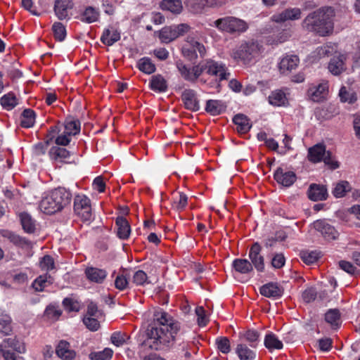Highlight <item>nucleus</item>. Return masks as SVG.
Masks as SVG:
<instances>
[{
	"mask_svg": "<svg viewBox=\"0 0 360 360\" xmlns=\"http://www.w3.org/2000/svg\"><path fill=\"white\" fill-rule=\"evenodd\" d=\"M51 283H52V278L51 276L45 274L37 278L32 283V287L36 291L41 292L47 286V284Z\"/></svg>",
	"mask_w": 360,
	"mask_h": 360,
	"instance_id": "47",
	"label": "nucleus"
},
{
	"mask_svg": "<svg viewBox=\"0 0 360 360\" xmlns=\"http://www.w3.org/2000/svg\"><path fill=\"white\" fill-rule=\"evenodd\" d=\"M20 219L23 230L28 233H32L35 231V221L32 217L26 212L20 214Z\"/></svg>",
	"mask_w": 360,
	"mask_h": 360,
	"instance_id": "40",
	"label": "nucleus"
},
{
	"mask_svg": "<svg viewBox=\"0 0 360 360\" xmlns=\"http://www.w3.org/2000/svg\"><path fill=\"white\" fill-rule=\"evenodd\" d=\"M160 6L162 10L168 11L174 14H179L183 10L181 0H163Z\"/></svg>",
	"mask_w": 360,
	"mask_h": 360,
	"instance_id": "33",
	"label": "nucleus"
},
{
	"mask_svg": "<svg viewBox=\"0 0 360 360\" xmlns=\"http://www.w3.org/2000/svg\"><path fill=\"white\" fill-rule=\"evenodd\" d=\"M264 346L269 350L281 349L283 348V343L278 339L276 335L273 333H269L266 335L264 338Z\"/></svg>",
	"mask_w": 360,
	"mask_h": 360,
	"instance_id": "38",
	"label": "nucleus"
},
{
	"mask_svg": "<svg viewBox=\"0 0 360 360\" xmlns=\"http://www.w3.org/2000/svg\"><path fill=\"white\" fill-rule=\"evenodd\" d=\"M195 314L198 317L197 321L200 326H205L208 322V319L205 314V311L202 307H198L195 309Z\"/></svg>",
	"mask_w": 360,
	"mask_h": 360,
	"instance_id": "62",
	"label": "nucleus"
},
{
	"mask_svg": "<svg viewBox=\"0 0 360 360\" xmlns=\"http://www.w3.org/2000/svg\"><path fill=\"white\" fill-rule=\"evenodd\" d=\"M85 275L91 282L102 283L108 274L105 270L95 267H88L85 270Z\"/></svg>",
	"mask_w": 360,
	"mask_h": 360,
	"instance_id": "22",
	"label": "nucleus"
},
{
	"mask_svg": "<svg viewBox=\"0 0 360 360\" xmlns=\"http://www.w3.org/2000/svg\"><path fill=\"white\" fill-rule=\"evenodd\" d=\"M35 122V112L31 109H25L20 117V124L22 127L30 128Z\"/></svg>",
	"mask_w": 360,
	"mask_h": 360,
	"instance_id": "42",
	"label": "nucleus"
},
{
	"mask_svg": "<svg viewBox=\"0 0 360 360\" xmlns=\"http://www.w3.org/2000/svg\"><path fill=\"white\" fill-rule=\"evenodd\" d=\"M202 72H205L210 76H215L219 82L228 79L230 73L227 72L225 64L221 62L215 61L212 59H207L200 64Z\"/></svg>",
	"mask_w": 360,
	"mask_h": 360,
	"instance_id": "7",
	"label": "nucleus"
},
{
	"mask_svg": "<svg viewBox=\"0 0 360 360\" xmlns=\"http://www.w3.org/2000/svg\"><path fill=\"white\" fill-rule=\"evenodd\" d=\"M129 285V281L124 275H118L115 280V286L120 290L127 289Z\"/></svg>",
	"mask_w": 360,
	"mask_h": 360,
	"instance_id": "64",
	"label": "nucleus"
},
{
	"mask_svg": "<svg viewBox=\"0 0 360 360\" xmlns=\"http://www.w3.org/2000/svg\"><path fill=\"white\" fill-rule=\"evenodd\" d=\"M39 266L42 270L50 271L54 268V261L50 255L44 256L40 262Z\"/></svg>",
	"mask_w": 360,
	"mask_h": 360,
	"instance_id": "60",
	"label": "nucleus"
},
{
	"mask_svg": "<svg viewBox=\"0 0 360 360\" xmlns=\"http://www.w3.org/2000/svg\"><path fill=\"white\" fill-rule=\"evenodd\" d=\"M233 123L237 126V131L240 134H245L250 131L252 124L247 116L237 114L233 118Z\"/></svg>",
	"mask_w": 360,
	"mask_h": 360,
	"instance_id": "30",
	"label": "nucleus"
},
{
	"mask_svg": "<svg viewBox=\"0 0 360 360\" xmlns=\"http://www.w3.org/2000/svg\"><path fill=\"white\" fill-rule=\"evenodd\" d=\"M326 147L322 144H316L308 150V160L314 163L322 161L326 155Z\"/></svg>",
	"mask_w": 360,
	"mask_h": 360,
	"instance_id": "29",
	"label": "nucleus"
},
{
	"mask_svg": "<svg viewBox=\"0 0 360 360\" xmlns=\"http://www.w3.org/2000/svg\"><path fill=\"white\" fill-rule=\"evenodd\" d=\"M49 155L50 158L56 162H64L70 156V153L64 148L53 146L51 148Z\"/></svg>",
	"mask_w": 360,
	"mask_h": 360,
	"instance_id": "24",
	"label": "nucleus"
},
{
	"mask_svg": "<svg viewBox=\"0 0 360 360\" xmlns=\"http://www.w3.org/2000/svg\"><path fill=\"white\" fill-rule=\"evenodd\" d=\"M275 180L278 184L285 187L292 186L296 181L297 176L294 172L285 171L283 168L278 167L274 174Z\"/></svg>",
	"mask_w": 360,
	"mask_h": 360,
	"instance_id": "15",
	"label": "nucleus"
},
{
	"mask_svg": "<svg viewBox=\"0 0 360 360\" xmlns=\"http://www.w3.org/2000/svg\"><path fill=\"white\" fill-rule=\"evenodd\" d=\"M132 282L136 285L141 286L150 283L146 273L142 270H137L134 272L132 278Z\"/></svg>",
	"mask_w": 360,
	"mask_h": 360,
	"instance_id": "54",
	"label": "nucleus"
},
{
	"mask_svg": "<svg viewBox=\"0 0 360 360\" xmlns=\"http://www.w3.org/2000/svg\"><path fill=\"white\" fill-rule=\"evenodd\" d=\"M52 30L55 39L58 41H63L67 35L65 26L59 22L53 23Z\"/></svg>",
	"mask_w": 360,
	"mask_h": 360,
	"instance_id": "49",
	"label": "nucleus"
},
{
	"mask_svg": "<svg viewBox=\"0 0 360 360\" xmlns=\"http://www.w3.org/2000/svg\"><path fill=\"white\" fill-rule=\"evenodd\" d=\"M127 339H128L127 335L121 332L113 333L110 338L112 343L116 347L122 346L126 342Z\"/></svg>",
	"mask_w": 360,
	"mask_h": 360,
	"instance_id": "58",
	"label": "nucleus"
},
{
	"mask_svg": "<svg viewBox=\"0 0 360 360\" xmlns=\"http://www.w3.org/2000/svg\"><path fill=\"white\" fill-rule=\"evenodd\" d=\"M137 68L145 74L150 75L155 72L156 68L150 58L143 57L137 62Z\"/></svg>",
	"mask_w": 360,
	"mask_h": 360,
	"instance_id": "39",
	"label": "nucleus"
},
{
	"mask_svg": "<svg viewBox=\"0 0 360 360\" xmlns=\"http://www.w3.org/2000/svg\"><path fill=\"white\" fill-rule=\"evenodd\" d=\"M11 319L8 314H0V331L4 335H8L11 332Z\"/></svg>",
	"mask_w": 360,
	"mask_h": 360,
	"instance_id": "57",
	"label": "nucleus"
},
{
	"mask_svg": "<svg viewBox=\"0 0 360 360\" xmlns=\"http://www.w3.org/2000/svg\"><path fill=\"white\" fill-rule=\"evenodd\" d=\"M339 96L341 102L354 103L356 101L355 92L350 88L342 86L339 91Z\"/></svg>",
	"mask_w": 360,
	"mask_h": 360,
	"instance_id": "41",
	"label": "nucleus"
},
{
	"mask_svg": "<svg viewBox=\"0 0 360 360\" xmlns=\"http://www.w3.org/2000/svg\"><path fill=\"white\" fill-rule=\"evenodd\" d=\"M162 42L169 43L177 38L174 25L163 27L159 34Z\"/></svg>",
	"mask_w": 360,
	"mask_h": 360,
	"instance_id": "43",
	"label": "nucleus"
},
{
	"mask_svg": "<svg viewBox=\"0 0 360 360\" xmlns=\"http://www.w3.org/2000/svg\"><path fill=\"white\" fill-rule=\"evenodd\" d=\"M351 189L352 186L348 181H340L334 184L332 193L337 198H342L347 192L350 191Z\"/></svg>",
	"mask_w": 360,
	"mask_h": 360,
	"instance_id": "36",
	"label": "nucleus"
},
{
	"mask_svg": "<svg viewBox=\"0 0 360 360\" xmlns=\"http://www.w3.org/2000/svg\"><path fill=\"white\" fill-rule=\"evenodd\" d=\"M80 131V122L72 118L67 119L65 123L64 134L68 136L76 135Z\"/></svg>",
	"mask_w": 360,
	"mask_h": 360,
	"instance_id": "45",
	"label": "nucleus"
},
{
	"mask_svg": "<svg viewBox=\"0 0 360 360\" xmlns=\"http://www.w3.org/2000/svg\"><path fill=\"white\" fill-rule=\"evenodd\" d=\"M0 234L5 238L8 239L12 243L16 245H22L26 243L25 238L8 230L0 231Z\"/></svg>",
	"mask_w": 360,
	"mask_h": 360,
	"instance_id": "48",
	"label": "nucleus"
},
{
	"mask_svg": "<svg viewBox=\"0 0 360 360\" xmlns=\"http://www.w3.org/2000/svg\"><path fill=\"white\" fill-rule=\"evenodd\" d=\"M308 197L313 201L325 200L328 197L327 188L323 185L313 184L308 190Z\"/></svg>",
	"mask_w": 360,
	"mask_h": 360,
	"instance_id": "20",
	"label": "nucleus"
},
{
	"mask_svg": "<svg viewBox=\"0 0 360 360\" xmlns=\"http://www.w3.org/2000/svg\"><path fill=\"white\" fill-rule=\"evenodd\" d=\"M150 86L154 91L164 92L167 89V81L161 75H156L152 77Z\"/></svg>",
	"mask_w": 360,
	"mask_h": 360,
	"instance_id": "37",
	"label": "nucleus"
},
{
	"mask_svg": "<svg viewBox=\"0 0 360 360\" xmlns=\"http://www.w3.org/2000/svg\"><path fill=\"white\" fill-rule=\"evenodd\" d=\"M72 8L71 0H56L54 5V12L59 20H64L68 16V9Z\"/></svg>",
	"mask_w": 360,
	"mask_h": 360,
	"instance_id": "21",
	"label": "nucleus"
},
{
	"mask_svg": "<svg viewBox=\"0 0 360 360\" xmlns=\"http://www.w3.org/2000/svg\"><path fill=\"white\" fill-rule=\"evenodd\" d=\"M261 250L262 248L260 245L256 242L250 248L248 254L252 266H254L259 272H262L264 270V257L261 255Z\"/></svg>",
	"mask_w": 360,
	"mask_h": 360,
	"instance_id": "13",
	"label": "nucleus"
},
{
	"mask_svg": "<svg viewBox=\"0 0 360 360\" xmlns=\"http://www.w3.org/2000/svg\"><path fill=\"white\" fill-rule=\"evenodd\" d=\"M113 352L110 348H105L102 351L92 352L89 357L91 360H108L111 359Z\"/></svg>",
	"mask_w": 360,
	"mask_h": 360,
	"instance_id": "50",
	"label": "nucleus"
},
{
	"mask_svg": "<svg viewBox=\"0 0 360 360\" xmlns=\"http://www.w3.org/2000/svg\"><path fill=\"white\" fill-rule=\"evenodd\" d=\"M269 101L273 105L282 106L285 105L288 101L285 94L282 91L276 90L269 96Z\"/></svg>",
	"mask_w": 360,
	"mask_h": 360,
	"instance_id": "44",
	"label": "nucleus"
},
{
	"mask_svg": "<svg viewBox=\"0 0 360 360\" xmlns=\"http://www.w3.org/2000/svg\"><path fill=\"white\" fill-rule=\"evenodd\" d=\"M74 210L84 221H89L91 219L90 200L84 195H77L75 197Z\"/></svg>",
	"mask_w": 360,
	"mask_h": 360,
	"instance_id": "9",
	"label": "nucleus"
},
{
	"mask_svg": "<svg viewBox=\"0 0 360 360\" xmlns=\"http://www.w3.org/2000/svg\"><path fill=\"white\" fill-rule=\"evenodd\" d=\"M120 39V32L113 27L105 29L101 37V41L107 46H112Z\"/></svg>",
	"mask_w": 360,
	"mask_h": 360,
	"instance_id": "26",
	"label": "nucleus"
},
{
	"mask_svg": "<svg viewBox=\"0 0 360 360\" xmlns=\"http://www.w3.org/2000/svg\"><path fill=\"white\" fill-rule=\"evenodd\" d=\"M214 25L219 30L229 33L243 32L248 29L247 23L239 18L226 16L214 22Z\"/></svg>",
	"mask_w": 360,
	"mask_h": 360,
	"instance_id": "6",
	"label": "nucleus"
},
{
	"mask_svg": "<svg viewBox=\"0 0 360 360\" xmlns=\"http://www.w3.org/2000/svg\"><path fill=\"white\" fill-rule=\"evenodd\" d=\"M226 105L219 100H208L206 103L205 110L211 115L215 116L221 114L226 110Z\"/></svg>",
	"mask_w": 360,
	"mask_h": 360,
	"instance_id": "25",
	"label": "nucleus"
},
{
	"mask_svg": "<svg viewBox=\"0 0 360 360\" xmlns=\"http://www.w3.org/2000/svg\"><path fill=\"white\" fill-rule=\"evenodd\" d=\"M244 339L249 342L250 347L255 349L259 342V333L255 330H248L243 335Z\"/></svg>",
	"mask_w": 360,
	"mask_h": 360,
	"instance_id": "51",
	"label": "nucleus"
},
{
	"mask_svg": "<svg viewBox=\"0 0 360 360\" xmlns=\"http://www.w3.org/2000/svg\"><path fill=\"white\" fill-rule=\"evenodd\" d=\"M236 353L240 360H254L256 358V351L243 343L237 345Z\"/></svg>",
	"mask_w": 360,
	"mask_h": 360,
	"instance_id": "31",
	"label": "nucleus"
},
{
	"mask_svg": "<svg viewBox=\"0 0 360 360\" xmlns=\"http://www.w3.org/2000/svg\"><path fill=\"white\" fill-rule=\"evenodd\" d=\"M217 349L223 354H228L231 351L229 339L226 337H219L215 340Z\"/></svg>",
	"mask_w": 360,
	"mask_h": 360,
	"instance_id": "55",
	"label": "nucleus"
},
{
	"mask_svg": "<svg viewBox=\"0 0 360 360\" xmlns=\"http://www.w3.org/2000/svg\"><path fill=\"white\" fill-rule=\"evenodd\" d=\"M311 226L326 240H334L338 238L339 233L338 231L326 219L316 220Z\"/></svg>",
	"mask_w": 360,
	"mask_h": 360,
	"instance_id": "10",
	"label": "nucleus"
},
{
	"mask_svg": "<svg viewBox=\"0 0 360 360\" xmlns=\"http://www.w3.org/2000/svg\"><path fill=\"white\" fill-rule=\"evenodd\" d=\"M301 18V10L298 8H287L283 12L271 17L273 21L282 22L286 20H295Z\"/></svg>",
	"mask_w": 360,
	"mask_h": 360,
	"instance_id": "18",
	"label": "nucleus"
},
{
	"mask_svg": "<svg viewBox=\"0 0 360 360\" xmlns=\"http://www.w3.org/2000/svg\"><path fill=\"white\" fill-rule=\"evenodd\" d=\"M63 304L68 311H78L79 310V303L71 298H65Z\"/></svg>",
	"mask_w": 360,
	"mask_h": 360,
	"instance_id": "63",
	"label": "nucleus"
},
{
	"mask_svg": "<svg viewBox=\"0 0 360 360\" xmlns=\"http://www.w3.org/2000/svg\"><path fill=\"white\" fill-rule=\"evenodd\" d=\"M328 90V84L326 81L318 84H312L307 91V96L314 102H320L325 98Z\"/></svg>",
	"mask_w": 360,
	"mask_h": 360,
	"instance_id": "12",
	"label": "nucleus"
},
{
	"mask_svg": "<svg viewBox=\"0 0 360 360\" xmlns=\"http://www.w3.org/2000/svg\"><path fill=\"white\" fill-rule=\"evenodd\" d=\"M345 56L343 55H339L335 56L330 59L328 63V70L334 75H339L345 70Z\"/></svg>",
	"mask_w": 360,
	"mask_h": 360,
	"instance_id": "27",
	"label": "nucleus"
},
{
	"mask_svg": "<svg viewBox=\"0 0 360 360\" xmlns=\"http://www.w3.org/2000/svg\"><path fill=\"white\" fill-rule=\"evenodd\" d=\"M317 295L316 288L311 287L306 289L302 294V300L306 303H309L315 300Z\"/></svg>",
	"mask_w": 360,
	"mask_h": 360,
	"instance_id": "61",
	"label": "nucleus"
},
{
	"mask_svg": "<svg viewBox=\"0 0 360 360\" xmlns=\"http://www.w3.org/2000/svg\"><path fill=\"white\" fill-rule=\"evenodd\" d=\"M179 197L174 199L172 202V207L176 211L181 212L185 209L188 204V197L187 195L182 193H178Z\"/></svg>",
	"mask_w": 360,
	"mask_h": 360,
	"instance_id": "52",
	"label": "nucleus"
},
{
	"mask_svg": "<svg viewBox=\"0 0 360 360\" xmlns=\"http://www.w3.org/2000/svg\"><path fill=\"white\" fill-rule=\"evenodd\" d=\"M300 257L305 264H311L318 260L319 253L316 251H302Z\"/></svg>",
	"mask_w": 360,
	"mask_h": 360,
	"instance_id": "56",
	"label": "nucleus"
},
{
	"mask_svg": "<svg viewBox=\"0 0 360 360\" xmlns=\"http://www.w3.org/2000/svg\"><path fill=\"white\" fill-rule=\"evenodd\" d=\"M72 194L63 187H58L48 193L40 201L39 208L43 212L52 214L70 205Z\"/></svg>",
	"mask_w": 360,
	"mask_h": 360,
	"instance_id": "3",
	"label": "nucleus"
},
{
	"mask_svg": "<svg viewBox=\"0 0 360 360\" xmlns=\"http://www.w3.org/2000/svg\"><path fill=\"white\" fill-rule=\"evenodd\" d=\"M325 320L332 327L338 328L340 321V314L337 309H330L325 314Z\"/></svg>",
	"mask_w": 360,
	"mask_h": 360,
	"instance_id": "46",
	"label": "nucleus"
},
{
	"mask_svg": "<svg viewBox=\"0 0 360 360\" xmlns=\"http://www.w3.org/2000/svg\"><path fill=\"white\" fill-rule=\"evenodd\" d=\"M181 98L186 109L194 112L200 110V102L195 90L191 89H185L182 92Z\"/></svg>",
	"mask_w": 360,
	"mask_h": 360,
	"instance_id": "14",
	"label": "nucleus"
},
{
	"mask_svg": "<svg viewBox=\"0 0 360 360\" xmlns=\"http://www.w3.org/2000/svg\"><path fill=\"white\" fill-rule=\"evenodd\" d=\"M300 62L299 58L295 55L284 56L279 63V69L282 73L291 71L297 68Z\"/></svg>",
	"mask_w": 360,
	"mask_h": 360,
	"instance_id": "23",
	"label": "nucleus"
},
{
	"mask_svg": "<svg viewBox=\"0 0 360 360\" xmlns=\"http://www.w3.org/2000/svg\"><path fill=\"white\" fill-rule=\"evenodd\" d=\"M182 54L189 60H195L198 54L203 57L206 50L203 44L194 39L193 37H188L186 43L182 47Z\"/></svg>",
	"mask_w": 360,
	"mask_h": 360,
	"instance_id": "8",
	"label": "nucleus"
},
{
	"mask_svg": "<svg viewBox=\"0 0 360 360\" xmlns=\"http://www.w3.org/2000/svg\"><path fill=\"white\" fill-rule=\"evenodd\" d=\"M100 13L98 9L88 6L82 14L80 20L86 23H92L98 20Z\"/></svg>",
	"mask_w": 360,
	"mask_h": 360,
	"instance_id": "34",
	"label": "nucleus"
},
{
	"mask_svg": "<svg viewBox=\"0 0 360 360\" xmlns=\"http://www.w3.org/2000/svg\"><path fill=\"white\" fill-rule=\"evenodd\" d=\"M337 46L335 44L328 43L321 46H319L314 52V57L321 58L328 57L336 52Z\"/></svg>",
	"mask_w": 360,
	"mask_h": 360,
	"instance_id": "35",
	"label": "nucleus"
},
{
	"mask_svg": "<svg viewBox=\"0 0 360 360\" xmlns=\"http://www.w3.org/2000/svg\"><path fill=\"white\" fill-rule=\"evenodd\" d=\"M1 104L6 110H12L18 104L17 98L13 94L8 93L1 97Z\"/></svg>",
	"mask_w": 360,
	"mask_h": 360,
	"instance_id": "53",
	"label": "nucleus"
},
{
	"mask_svg": "<svg viewBox=\"0 0 360 360\" xmlns=\"http://www.w3.org/2000/svg\"><path fill=\"white\" fill-rule=\"evenodd\" d=\"M57 356L62 360H74L76 352L70 349V345L65 340H60L56 349Z\"/></svg>",
	"mask_w": 360,
	"mask_h": 360,
	"instance_id": "19",
	"label": "nucleus"
},
{
	"mask_svg": "<svg viewBox=\"0 0 360 360\" xmlns=\"http://www.w3.org/2000/svg\"><path fill=\"white\" fill-rule=\"evenodd\" d=\"M117 226V236L122 240L127 239L131 232L129 224L124 217H117L115 221Z\"/></svg>",
	"mask_w": 360,
	"mask_h": 360,
	"instance_id": "28",
	"label": "nucleus"
},
{
	"mask_svg": "<svg viewBox=\"0 0 360 360\" xmlns=\"http://www.w3.org/2000/svg\"><path fill=\"white\" fill-rule=\"evenodd\" d=\"M224 2V0H187V5L193 12L200 13L206 6H221Z\"/></svg>",
	"mask_w": 360,
	"mask_h": 360,
	"instance_id": "16",
	"label": "nucleus"
},
{
	"mask_svg": "<svg viewBox=\"0 0 360 360\" xmlns=\"http://www.w3.org/2000/svg\"><path fill=\"white\" fill-rule=\"evenodd\" d=\"M232 266L242 274H247L253 271L252 264L246 259H235L232 262Z\"/></svg>",
	"mask_w": 360,
	"mask_h": 360,
	"instance_id": "32",
	"label": "nucleus"
},
{
	"mask_svg": "<svg viewBox=\"0 0 360 360\" xmlns=\"http://www.w3.org/2000/svg\"><path fill=\"white\" fill-rule=\"evenodd\" d=\"M334 11L330 7H322L309 13L303 20L302 28L321 37L330 34L333 31Z\"/></svg>",
	"mask_w": 360,
	"mask_h": 360,
	"instance_id": "2",
	"label": "nucleus"
},
{
	"mask_svg": "<svg viewBox=\"0 0 360 360\" xmlns=\"http://www.w3.org/2000/svg\"><path fill=\"white\" fill-rule=\"evenodd\" d=\"M83 323L86 327L91 331H96L100 328L98 321L92 316H85L83 319Z\"/></svg>",
	"mask_w": 360,
	"mask_h": 360,
	"instance_id": "59",
	"label": "nucleus"
},
{
	"mask_svg": "<svg viewBox=\"0 0 360 360\" xmlns=\"http://www.w3.org/2000/svg\"><path fill=\"white\" fill-rule=\"evenodd\" d=\"M0 348L5 360H24L23 357L16 355V353L24 354L26 351L25 346L15 337L4 339Z\"/></svg>",
	"mask_w": 360,
	"mask_h": 360,
	"instance_id": "5",
	"label": "nucleus"
},
{
	"mask_svg": "<svg viewBox=\"0 0 360 360\" xmlns=\"http://www.w3.org/2000/svg\"><path fill=\"white\" fill-rule=\"evenodd\" d=\"M176 65L181 77L185 80L191 82H195L202 73L200 64L190 68L181 60H179L176 62Z\"/></svg>",
	"mask_w": 360,
	"mask_h": 360,
	"instance_id": "11",
	"label": "nucleus"
},
{
	"mask_svg": "<svg viewBox=\"0 0 360 360\" xmlns=\"http://www.w3.org/2000/svg\"><path fill=\"white\" fill-rule=\"evenodd\" d=\"M181 331L180 323L168 313L158 310L154 313L153 321L146 329V344L152 349L158 350L168 346Z\"/></svg>",
	"mask_w": 360,
	"mask_h": 360,
	"instance_id": "1",
	"label": "nucleus"
},
{
	"mask_svg": "<svg viewBox=\"0 0 360 360\" xmlns=\"http://www.w3.org/2000/svg\"><path fill=\"white\" fill-rule=\"evenodd\" d=\"M259 292L264 297L276 300L282 297L283 289L277 283L270 282L261 286Z\"/></svg>",
	"mask_w": 360,
	"mask_h": 360,
	"instance_id": "17",
	"label": "nucleus"
},
{
	"mask_svg": "<svg viewBox=\"0 0 360 360\" xmlns=\"http://www.w3.org/2000/svg\"><path fill=\"white\" fill-rule=\"evenodd\" d=\"M262 51V46L257 41H251L242 43L236 51H233L234 59H240L244 63H250L258 59Z\"/></svg>",
	"mask_w": 360,
	"mask_h": 360,
	"instance_id": "4",
	"label": "nucleus"
}]
</instances>
